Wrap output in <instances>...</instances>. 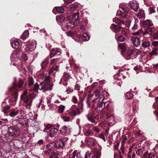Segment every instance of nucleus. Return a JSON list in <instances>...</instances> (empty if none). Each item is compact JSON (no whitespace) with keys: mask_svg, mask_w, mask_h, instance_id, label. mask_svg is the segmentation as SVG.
I'll list each match as a JSON object with an SVG mask.
<instances>
[{"mask_svg":"<svg viewBox=\"0 0 158 158\" xmlns=\"http://www.w3.org/2000/svg\"><path fill=\"white\" fill-rule=\"evenodd\" d=\"M141 25L143 27L145 28V32H143L142 30H140L135 33L136 35L142 36L143 35L147 33L150 35L152 32L154 31L155 29L153 24L150 20L147 19L143 21L142 22Z\"/></svg>","mask_w":158,"mask_h":158,"instance_id":"obj_3","label":"nucleus"},{"mask_svg":"<svg viewBox=\"0 0 158 158\" xmlns=\"http://www.w3.org/2000/svg\"><path fill=\"white\" fill-rule=\"evenodd\" d=\"M70 131V127L65 125H64L61 127L60 130V133L62 135L69 134Z\"/></svg>","mask_w":158,"mask_h":158,"instance_id":"obj_15","label":"nucleus"},{"mask_svg":"<svg viewBox=\"0 0 158 158\" xmlns=\"http://www.w3.org/2000/svg\"><path fill=\"white\" fill-rule=\"evenodd\" d=\"M120 27L117 26L114 24H112L110 27V28L113 32H117L120 29Z\"/></svg>","mask_w":158,"mask_h":158,"instance_id":"obj_33","label":"nucleus"},{"mask_svg":"<svg viewBox=\"0 0 158 158\" xmlns=\"http://www.w3.org/2000/svg\"><path fill=\"white\" fill-rule=\"evenodd\" d=\"M153 68L154 70H155V72H156H156H158V63L156 64H154L153 65Z\"/></svg>","mask_w":158,"mask_h":158,"instance_id":"obj_60","label":"nucleus"},{"mask_svg":"<svg viewBox=\"0 0 158 158\" xmlns=\"http://www.w3.org/2000/svg\"><path fill=\"white\" fill-rule=\"evenodd\" d=\"M15 129L14 127H10L8 128V130L7 134L9 135V139H7V141L8 142H10L12 141V140L13 139L12 138V136L13 135V133L14 132Z\"/></svg>","mask_w":158,"mask_h":158,"instance_id":"obj_21","label":"nucleus"},{"mask_svg":"<svg viewBox=\"0 0 158 158\" xmlns=\"http://www.w3.org/2000/svg\"><path fill=\"white\" fill-rule=\"evenodd\" d=\"M65 19V17L62 15L57 16L56 17V21L59 24L63 22Z\"/></svg>","mask_w":158,"mask_h":158,"instance_id":"obj_35","label":"nucleus"},{"mask_svg":"<svg viewBox=\"0 0 158 158\" xmlns=\"http://www.w3.org/2000/svg\"><path fill=\"white\" fill-rule=\"evenodd\" d=\"M77 38L81 39L84 41H88L90 39L89 36L86 33H84L83 35H80L79 37H77Z\"/></svg>","mask_w":158,"mask_h":158,"instance_id":"obj_32","label":"nucleus"},{"mask_svg":"<svg viewBox=\"0 0 158 158\" xmlns=\"http://www.w3.org/2000/svg\"><path fill=\"white\" fill-rule=\"evenodd\" d=\"M147 158H154L155 156L152 153H150L147 156Z\"/></svg>","mask_w":158,"mask_h":158,"instance_id":"obj_62","label":"nucleus"},{"mask_svg":"<svg viewBox=\"0 0 158 158\" xmlns=\"http://www.w3.org/2000/svg\"><path fill=\"white\" fill-rule=\"evenodd\" d=\"M35 46L34 42H29L27 45H26L24 48L26 52L31 51L34 49Z\"/></svg>","mask_w":158,"mask_h":158,"instance_id":"obj_19","label":"nucleus"},{"mask_svg":"<svg viewBox=\"0 0 158 158\" xmlns=\"http://www.w3.org/2000/svg\"><path fill=\"white\" fill-rule=\"evenodd\" d=\"M36 97V95L34 93L27 95V91H24L21 96L20 98L23 100L24 105L26 108L30 109L31 105L32 102Z\"/></svg>","mask_w":158,"mask_h":158,"instance_id":"obj_5","label":"nucleus"},{"mask_svg":"<svg viewBox=\"0 0 158 158\" xmlns=\"http://www.w3.org/2000/svg\"><path fill=\"white\" fill-rule=\"evenodd\" d=\"M39 77L44 81L40 82V84H38L37 82L35 84L34 86L33 90L34 91H36L38 89L41 90H52V84L50 82V78L49 75H47L46 74L44 73L39 76Z\"/></svg>","mask_w":158,"mask_h":158,"instance_id":"obj_2","label":"nucleus"},{"mask_svg":"<svg viewBox=\"0 0 158 158\" xmlns=\"http://www.w3.org/2000/svg\"><path fill=\"white\" fill-rule=\"evenodd\" d=\"M69 158H83L81 156L79 152L77 151L74 150L73 152L71 154Z\"/></svg>","mask_w":158,"mask_h":158,"instance_id":"obj_20","label":"nucleus"},{"mask_svg":"<svg viewBox=\"0 0 158 158\" xmlns=\"http://www.w3.org/2000/svg\"><path fill=\"white\" fill-rule=\"evenodd\" d=\"M86 103L88 107L93 108L98 112H102L104 108V111L102 113L103 117L108 120H114L113 108L111 103H108L106 106L104 102L100 103L94 102L93 104H90V101L88 99Z\"/></svg>","mask_w":158,"mask_h":158,"instance_id":"obj_1","label":"nucleus"},{"mask_svg":"<svg viewBox=\"0 0 158 158\" xmlns=\"http://www.w3.org/2000/svg\"><path fill=\"white\" fill-rule=\"evenodd\" d=\"M87 143L89 145L93 146L96 144L97 143V141L94 139L92 137H89L87 139Z\"/></svg>","mask_w":158,"mask_h":158,"instance_id":"obj_27","label":"nucleus"},{"mask_svg":"<svg viewBox=\"0 0 158 158\" xmlns=\"http://www.w3.org/2000/svg\"><path fill=\"white\" fill-rule=\"evenodd\" d=\"M68 20L63 23L61 26L62 29L66 31V29H67L68 30H69L73 28L76 25L77 23H75L74 22V20L73 19L69 20L68 19Z\"/></svg>","mask_w":158,"mask_h":158,"instance_id":"obj_10","label":"nucleus"},{"mask_svg":"<svg viewBox=\"0 0 158 158\" xmlns=\"http://www.w3.org/2000/svg\"><path fill=\"white\" fill-rule=\"evenodd\" d=\"M42 139H40L36 143V146L39 147L41 149H43L44 148V144Z\"/></svg>","mask_w":158,"mask_h":158,"instance_id":"obj_37","label":"nucleus"},{"mask_svg":"<svg viewBox=\"0 0 158 158\" xmlns=\"http://www.w3.org/2000/svg\"><path fill=\"white\" fill-rule=\"evenodd\" d=\"M136 152L138 156L140 157H141L143 155V151L141 149L139 148L136 151Z\"/></svg>","mask_w":158,"mask_h":158,"instance_id":"obj_52","label":"nucleus"},{"mask_svg":"<svg viewBox=\"0 0 158 158\" xmlns=\"http://www.w3.org/2000/svg\"><path fill=\"white\" fill-rule=\"evenodd\" d=\"M23 84V80L21 78H19L18 84H17L16 77H15L13 82L12 83V86L11 87H10L8 89V91L9 92H11V91H12L13 90L17 91L18 90L17 88H18L21 87Z\"/></svg>","mask_w":158,"mask_h":158,"instance_id":"obj_11","label":"nucleus"},{"mask_svg":"<svg viewBox=\"0 0 158 158\" xmlns=\"http://www.w3.org/2000/svg\"><path fill=\"white\" fill-rule=\"evenodd\" d=\"M101 90V88L99 87L95 89L94 91L90 93V95L94 97V99L90 102V104H93L94 102L96 103L103 102L102 101L104 100L105 97L103 94H100Z\"/></svg>","mask_w":158,"mask_h":158,"instance_id":"obj_7","label":"nucleus"},{"mask_svg":"<svg viewBox=\"0 0 158 158\" xmlns=\"http://www.w3.org/2000/svg\"><path fill=\"white\" fill-rule=\"evenodd\" d=\"M14 91L13 94H11V96L8 98V100L10 105H15L17 99V94L16 91L13 90Z\"/></svg>","mask_w":158,"mask_h":158,"instance_id":"obj_13","label":"nucleus"},{"mask_svg":"<svg viewBox=\"0 0 158 158\" xmlns=\"http://www.w3.org/2000/svg\"><path fill=\"white\" fill-rule=\"evenodd\" d=\"M59 155L58 152H53L51 153L49 158H59Z\"/></svg>","mask_w":158,"mask_h":158,"instance_id":"obj_43","label":"nucleus"},{"mask_svg":"<svg viewBox=\"0 0 158 158\" xmlns=\"http://www.w3.org/2000/svg\"><path fill=\"white\" fill-rule=\"evenodd\" d=\"M65 107L64 105H60L58 108V111L60 113H63L65 109Z\"/></svg>","mask_w":158,"mask_h":158,"instance_id":"obj_50","label":"nucleus"},{"mask_svg":"<svg viewBox=\"0 0 158 158\" xmlns=\"http://www.w3.org/2000/svg\"><path fill=\"white\" fill-rule=\"evenodd\" d=\"M150 40L151 39L150 38L146 39H144L142 42L141 45H140V48L145 52H149L152 48L151 45V42Z\"/></svg>","mask_w":158,"mask_h":158,"instance_id":"obj_8","label":"nucleus"},{"mask_svg":"<svg viewBox=\"0 0 158 158\" xmlns=\"http://www.w3.org/2000/svg\"><path fill=\"white\" fill-rule=\"evenodd\" d=\"M133 96V94L130 92H127L126 94V98L127 99H132Z\"/></svg>","mask_w":158,"mask_h":158,"instance_id":"obj_46","label":"nucleus"},{"mask_svg":"<svg viewBox=\"0 0 158 158\" xmlns=\"http://www.w3.org/2000/svg\"><path fill=\"white\" fill-rule=\"evenodd\" d=\"M59 60L58 58H56L52 60L50 62V64H52L56 63Z\"/></svg>","mask_w":158,"mask_h":158,"instance_id":"obj_58","label":"nucleus"},{"mask_svg":"<svg viewBox=\"0 0 158 158\" xmlns=\"http://www.w3.org/2000/svg\"><path fill=\"white\" fill-rule=\"evenodd\" d=\"M85 96L83 95L82 98L81 97L80 98L81 101L78 104V108L77 106L74 105H73L70 110L69 114L72 116H75L77 115L80 114L82 112L83 109V101L84 100Z\"/></svg>","mask_w":158,"mask_h":158,"instance_id":"obj_6","label":"nucleus"},{"mask_svg":"<svg viewBox=\"0 0 158 158\" xmlns=\"http://www.w3.org/2000/svg\"><path fill=\"white\" fill-rule=\"evenodd\" d=\"M52 11L54 14H56L57 13L55 11L58 13H63L64 12V9L62 6H56L54 8Z\"/></svg>","mask_w":158,"mask_h":158,"instance_id":"obj_24","label":"nucleus"},{"mask_svg":"<svg viewBox=\"0 0 158 158\" xmlns=\"http://www.w3.org/2000/svg\"><path fill=\"white\" fill-rule=\"evenodd\" d=\"M137 106L135 104L134 102L133 103V105L132 106V109L131 110V108L130 106H128V108H126V111L127 112H129L130 114L129 115V118L130 119L132 118L133 117V115L132 114L133 113H134L135 111L136 110V108Z\"/></svg>","mask_w":158,"mask_h":158,"instance_id":"obj_17","label":"nucleus"},{"mask_svg":"<svg viewBox=\"0 0 158 158\" xmlns=\"http://www.w3.org/2000/svg\"><path fill=\"white\" fill-rule=\"evenodd\" d=\"M34 83L33 79L31 77H30L28 79V85L29 86H31Z\"/></svg>","mask_w":158,"mask_h":158,"instance_id":"obj_55","label":"nucleus"},{"mask_svg":"<svg viewBox=\"0 0 158 158\" xmlns=\"http://www.w3.org/2000/svg\"><path fill=\"white\" fill-rule=\"evenodd\" d=\"M88 23V20L86 18H84L81 22V25L80 26V29L82 31L85 29V27Z\"/></svg>","mask_w":158,"mask_h":158,"instance_id":"obj_26","label":"nucleus"},{"mask_svg":"<svg viewBox=\"0 0 158 158\" xmlns=\"http://www.w3.org/2000/svg\"><path fill=\"white\" fill-rule=\"evenodd\" d=\"M71 77L70 75L69 74V73L64 72V73L63 76L62 77L61 81H67Z\"/></svg>","mask_w":158,"mask_h":158,"instance_id":"obj_30","label":"nucleus"},{"mask_svg":"<svg viewBox=\"0 0 158 158\" xmlns=\"http://www.w3.org/2000/svg\"><path fill=\"white\" fill-rule=\"evenodd\" d=\"M2 111L4 113H6L10 108V106L7 105L5 101L2 102Z\"/></svg>","mask_w":158,"mask_h":158,"instance_id":"obj_25","label":"nucleus"},{"mask_svg":"<svg viewBox=\"0 0 158 158\" xmlns=\"http://www.w3.org/2000/svg\"><path fill=\"white\" fill-rule=\"evenodd\" d=\"M115 38L118 41L123 42L125 40V38L122 35L118 36L117 38H116V37H115Z\"/></svg>","mask_w":158,"mask_h":158,"instance_id":"obj_51","label":"nucleus"},{"mask_svg":"<svg viewBox=\"0 0 158 158\" xmlns=\"http://www.w3.org/2000/svg\"><path fill=\"white\" fill-rule=\"evenodd\" d=\"M55 144V147L57 149L62 148L64 146V142L61 139L56 141Z\"/></svg>","mask_w":158,"mask_h":158,"instance_id":"obj_22","label":"nucleus"},{"mask_svg":"<svg viewBox=\"0 0 158 158\" xmlns=\"http://www.w3.org/2000/svg\"><path fill=\"white\" fill-rule=\"evenodd\" d=\"M129 4L130 8L136 12H137L139 8V4L136 2H130Z\"/></svg>","mask_w":158,"mask_h":158,"instance_id":"obj_18","label":"nucleus"},{"mask_svg":"<svg viewBox=\"0 0 158 158\" xmlns=\"http://www.w3.org/2000/svg\"><path fill=\"white\" fill-rule=\"evenodd\" d=\"M116 15L117 16H122L123 18H127L126 15L125 14L123 13L122 11L118 10Z\"/></svg>","mask_w":158,"mask_h":158,"instance_id":"obj_45","label":"nucleus"},{"mask_svg":"<svg viewBox=\"0 0 158 158\" xmlns=\"http://www.w3.org/2000/svg\"><path fill=\"white\" fill-rule=\"evenodd\" d=\"M135 50L133 49H131L129 50L127 53V56H130L135 53Z\"/></svg>","mask_w":158,"mask_h":158,"instance_id":"obj_49","label":"nucleus"},{"mask_svg":"<svg viewBox=\"0 0 158 158\" xmlns=\"http://www.w3.org/2000/svg\"><path fill=\"white\" fill-rule=\"evenodd\" d=\"M56 68H53L51 69L48 72L49 74H51L52 73H55L58 70V66H56Z\"/></svg>","mask_w":158,"mask_h":158,"instance_id":"obj_48","label":"nucleus"},{"mask_svg":"<svg viewBox=\"0 0 158 158\" xmlns=\"http://www.w3.org/2000/svg\"><path fill=\"white\" fill-rule=\"evenodd\" d=\"M71 101L72 102L74 103H77V99L75 96H73L72 97Z\"/></svg>","mask_w":158,"mask_h":158,"instance_id":"obj_59","label":"nucleus"},{"mask_svg":"<svg viewBox=\"0 0 158 158\" xmlns=\"http://www.w3.org/2000/svg\"><path fill=\"white\" fill-rule=\"evenodd\" d=\"M93 129L96 132L98 133H99L100 130V129L97 127H94Z\"/></svg>","mask_w":158,"mask_h":158,"instance_id":"obj_63","label":"nucleus"},{"mask_svg":"<svg viewBox=\"0 0 158 158\" xmlns=\"http://www.w3.org/2000/svg\"><path fill=\"white\" fill-rule=\"evenodd\" d=\"M12 47L14 49H17L19 46V42L15 40H12L10 41Z\"/></svg>","mask_w":158,"mask_h":158,"instance_id":"obj_28","label":"nucleus"},{"mask_svg":"<svg viewBox=\"0 0 158 158\" xmlns=\"http://www.w3.org/2000/svg\"><path fill=\"white\" fill-rule=\"evenodd\" d=\"M45 128L44 131L45 132L47 130L49 131V136L51 137H54L57 134L58 129L54 127L53 125L50 124H44Z\"/></svg>","mask_w":158,"mask_h":158,"instance_id":"obj_9","label":"nucleus"},{"mask_svg":"<svg viewBox=\"0 0 158 158\" xmlns=\"http://www.w3.org/2000/svg\"><path fill=\"white\" fill-rule=\"evenodd\" d=\"M62 118L64 122H68L71 121L70 117L68 116H63Z\"/></svg>","mask_w":158,"mask_h":158,"instance_id":"obj_54","label":"nucleus"},{"mask_svg":"<svg viewBox=\"0 0 158 158\" xmlns=\"http://www.w3.org/2000/svg\"><path fill=\"white\" fill-rule=\"evenodd\" d=\"M137 16L140 19H143L145 16L144 10L140 9L137 14Z\"/></svg>","mask_w":158,"mask_h":158,"instance_id":"obj_38","label":"nucleus"},{"mask_svg":"<svg viewBox=\"0 0 158 158\" xmlns=\"http://www.w3.org/2000/svg\"><path fill=\"white\" fill-rule=\"evenodd\" d=\"M89 127L85 129V134L86 135H94L93 132L91 130L89 129Z\"/></svg>","mask_w":158,"mask_h":158,"instance_id":"obj_44","label":"nucleus"},{"mask_svg":"<svg viewBox=\"0 0 158 158\" xmlns=\"http://www.w3.org/2000/svg\"><path fill=\"white\" fill-rule=\"evenodd\" d=\"M78 6V3L75 2L70 6L67 8V19L69 20L73 19L74 20H78L79 13L76 10Z\"/></svg>","mask_w":158,"mask_h":158,"instance_id":"obj_4","label":"nucleus"},{"mask_svg":"<svg viewBox=\"0 0 158 158\" xmlns=\"http://www.w3.org/2000/svg\"><path fill=\"white\" fill-rule=\"evenodd\" d=\"M13 134V135L12 136V138L14 137H15L19 136L20 135V131L19 130L15 129L14 132Z\"/></svg>","mask_w":158,"mask_h":158,"instance_id":"obj_47","label":"nucleus"},{"mask_svg":"<svg viewBox=\"0 0 158 158\" xmlns=\"http://www.w3.org/2000/svg\"><path fill=\"white\" fill-rule=\"evenodd\" d=\"M134 25V26L132 27L131 29L133 31H135L137 29L138 26L135 23H133L132 24V25Z\"/></svg>","mask_w":158,"mask_h":158,"instance_id":"obj_61","label":"nucleus"},{"mask_svg":"<svg viewBox=\"0 0 158 158\" xmlns=\"http://www.w3.org/2000/svg\"><path fill=\"white\" fill-rule=\"evenodd\" d=\"M101 152L99 150L87 151L85 153V158H99L101 156Z\"/></svg>","mask_w":158,"mask_h":158,"instance_id":"obj_12","label":"nucleus"},{"mask_svg":"<svg viewBox=\"0 0 158 158\" xmlns=\"http://www.w3.org/2000/svg\"><path fill=\"white\" fill-rule=\"evenodd\" d=\"M20 56V55L18 52L17 51H13L10 56V59L11 61L13 62L19 61V58Z\"/></svg>","mask_w":158,"mask_h":158,"instance_id":"obj_14","label":"nucleus"},{"mask_svg":"<svg viewBox=\"0 0 158 158\" xmlns=\"http://www.w3.org/2000/svg\"><path fill=\"white\" fill-rule=\"evenodd\" d=\"M150 54L152 55H158V49H155L153 50L151 53Z\"/></svg>","mask_w":158,"mask_h":158,"instance_id":"obj_56","label":"nucleus"},{"mask_svg":"<svg viewBox=\"0 0 158 158\" xmlns=\"http://www.w3.org/2000/svg\"><path fill=\"white\" fill-rule=\"evenodd\" d=\"M93 114L91 113H89L86 115V116L88 120L90 121L91 123H94V124L96 125L97 123V122L92 117Z\"/></svg>","mask_w":158,"mask_h":158,"instance_id":"obj_31","label":"nucleus"},{"mask_svg":"<svg viewBox=\"0 0 158 158\" xmlns=\"http://www.w3.org/2000/svg\"><path fill=\"white\" fill-rule=\"evenodd\" d=\"M120 150H119L118 151L119 155L120 156H122V154L123 155L124 154V147L122 145L121 148H120Z\"/></svg>","mask_w":158,"mask_h":158,"instance_id":"obj_57","label":"nucleus"},{"mask_svg":"<svg viewBox=\"0 0 158 158\" xmlns=\"http://www.w3.org/2000/svg\"><path fill=\"white\" fill-rule=\"evenodd\" d=\"M153 38L156 40H158V31L153 35Z\"/></svg>","mask_w":158,"mask_h":158,"instance_id":"obj_64","label":"nucleus"},{"mask_svg":"<svg viewBox=\"0 0 158 158\" xmlns=\"http://www.w3.org/2000/svg\"><path fill=\"white\" fill-rule=\"evenodd\" d=\"M148 10L149 14H151L152 13H154L156 12V10H155L154 7H149L148 8Z\"/></svg>","mask_w":158,"mask_h":158,"instance_id":"obj_53","label":"nucleus"},{"mask_svg":"<svg viewBox=\"0 0 158 158\" xmlns=\"http://www.w3.org/2000/svg\"><path fill=\"white\" fill-rule=\"evenodd\" d=\"M48 63V62L47 61H43L41 64V69L45 71L47 70L48 69L47 66Z\"/></svg>","mask_w":158,"mask_h":158,"instance_id":"obj_36","label":"nucleus"},{"mask_svg":"<svg viewBox=\"0 0 158 158\" xmlns=\"http://www.w3.org/2000/svg\"><path fill=\"white\" fill-rule=\"evenodd\" d=\"M131 40L134 46L137 47H140L141 41L140 39L138 37H134L131 38Z\"/></svg>","mask_w":158,"mask_h":158,"instance_id":"obj_16","label":"nucleus"},{"mask_svg":"<svg viewBox=\"0 0 158 158\" xmlns=\"http://www.w3.org/2000/svg\"><path fill=\"white\" fill-rule=\"evenodd\" d=\"M122 5V3L120 4L119 5V7L121 8L122 9L124 12L125 14H129L130 15L131 13V11L129 9V8L127 7H121V5Z\"/></svg>","mask_w":158,"mask_h":158,"instance_id":"obj_34","label":"nucleus"},{"mask_svg":"<svg viewBox=\"0 0 158 158\" xmlns=\"http://www.w3.org/2000/svg\"><path fill=\"white\" fill-rule=\"evenodd\" d=\"M60 53V49L59 48H53L52 49L51 53L50 54V56L51 57H52L57 54H58V55H59Z\"/></svg>","mask_w":158,"mask_h":158,"instance_id":"obj_29","label":"nucleus"},{"mask_svg":"<svg viewBox=\"0 0 158 158\" xmlns=\"http://www.w3.org/2000/svg\"><path fill=\"white\" fill-rule=\"evenodd\" d=\"M113 21L121 25L124 24V22L122 20L117 18H113Z\"/></svg>","mask_w":158,"mask_h":158,"instance_id":"obj_40","label":"nucleus"},{"mask_svg":"<svg viewBox=\"0 0 158 158\" xmlns=\"http://www.w3.org/2000/svg\"><path fill=\"white\" fill-rule=\"evenodd\" d=\"M55 144L54 143H50L47 144L46 148L49 151L53 150L54 149Z\"/></svg>","mask_w":158,"mask_h":158,"instance_id":"obj_39","label":"nucleus"},{"mask_svg":"<svg viewBox=\"0 0 158 158\" xmlns=\"http://www.w3.org/2000/svg\"><path fill=\"white\" fill-rule=\"evenodd\" d=\"M29 35V32L28 30H25L21 36V38L23 40H24Z\"/></svg>","mask_w":158,"mask_h":158,"instance_id":"obj_41","label":"nucleus"},{"mask_svg":"<svg viewBox=\"0 0 158 158\" xmlns=\"http://www.w3.org/2000/svg\"><path fill=\"white\" fill-rule=\"evenodd\" d=\"M66 33L68 36L71 37L73 39H74L75 37H76L77 38L79 37H80V35L79 34H78L76 31H66Z\"/></svg>","mask_w":158,"mask_h":158,"instance_id":"obj_23","label":"nucleus"},{"mask_svg":"<svg viewBox=\"0 0 158 158\" xmlns=\"http://www.w3.org/2000/svg\"><path fill=\"white\" fill-rule=\"evenodd\" d=\"M21 111L19 110H13L11 111L9 113V115L11 117H13L17 115Z\"/></svg>","mask_w":158,"mask_h":158,"instance_id":"obj_42","label":"nucleus"}]
</instances>
